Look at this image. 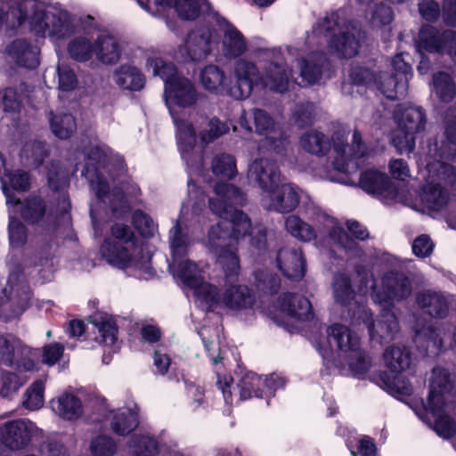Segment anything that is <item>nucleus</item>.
Wrapping results in <instances>:
<instances>
[{
	"instance_id": "nucleus-1",
	"label": "nucleus",
	"mask_w": 456,
	"mask_h": 456,
	"mask_svg": "<svg viewBox=\"0 0 456 456\" xmlns=\"http://www.w3.org/2000/svg\"><path fill=\"white\" fill-rule=\"evenodd\" d=\"M216 196L209 200V208L215 215L223 218L209 227L203 240L204 245L213 253L222 266L226 278L239 274L240 266L237 254L240 239L253 233H260L257 242L251 243L257 248L265 245V233L251 227V222L243 212L234 209L233 205L241 204L244 200L242 192L232 184L219 183L215 186Z\"/></svg>"
},
{
	"instance_id": "nucleus-2",
	"label": "nucleus",
	"mask_w": 456,
	"mask_h": 456,
	"mask_svg": "<svg viewBox=\"0 0 456 456\" xmlns=\"http://www.w3.org/2000/svg\"><path fill=\"white\" fill-rule=\"evenodd\" d=\"M386 261L391 270L371 284V299L381 307L380 319L374 322L369 309L359 305L353 313L352 323H362L371 338L377 337L382 340H392L399 331V324L393 312L395 303L407 299L412 291L411 280L399 270H407L413 261L395 256H387Z\"/></svg>"
},
{
	"instance_id": "nucleus-3",
	"label": "nucleus",
	"mask_w": 456,
	"mask_h": 456,
	"mask_svg": "<svg viewBox=\"0 0 456 456\" xmlns=\"http://www.w3.org/2000/svg\"><path fill=\"white\" fill-rule=\"evenodd\" d=\"M188 190L189 200L183 203L180 216L170 231L169 244L172 260L169 268L175 277L179 278L185 286L193 290L197 301L201 305L203 304L213 305L218 303L216 295V288L204 281L201 271L194 262L184 258L191 244L187 232V223L191 216L199 214L205 201L193 182H188Z\"/></svg>"
},
{
	"instance_id": "nucleus-4",
	"label": "nucleus",
	"mask_w": 456,
	"mask_h": 456,
	"mask_svg": "<svg viewBox=\"0 0 456 456\" xmlns=\"http://www.w3.org/2000/svg\"><path fill=\"white\" fill-rule=\"evenodd\" d=\"M145 67L165 82V100L176 127L182 158L193 167L190 151L195 145L194 129L175 108H188L196 104L200 93L190 79L177 75L176 68L172 63H166L155 54L147 56Z\"/></svg>"
},
{
	"instance_id": "nucleus-5",
	"label": "nucleus",
	"mask_w": 456,
	"mask_h": 456,
	"mask_svg": "<svg viewBox=\"0 0 456 456\" xmlns=\"http://www.w3.org/2000/svg\"><path fill=\"white\" fill-rule=\"evenodd\" d=\"M349 131L338 127L332 133L330 141L321 132L310 131L301 137L302 148L314 155H327L325 164L319 169V175L331 182H346L340 177L350 172V164L354 159L368 155V148L358 130H354L352 143L347 142Z\"/></svg>"
},
{
	"instance_id": "nucleus-6",
	"label": "nucleus",
	"mask_w": 456,
	"mask_h": 456,
	"mask_svg": "<svg viewBox=\"0 0 456 456\" xmlns=\"http://www.w3.org/2000/svg\"><path fill=\"white\" fill-rule=\"evenodd\" d=\"M124 173V161L113 155L107 147L94 146L86 153V164L82 175L86 176L95 197L110 206L113 211L126 204V197H136L140 189L135 184L120 181V188L116 179Z\"/></svg>"
},
{
	"instance_id": "nucleus-7",
	"label": "nucleus",
	"mask_w": 456,
	"mask_h": 456,
	"mask_svg": "<svg viewBox=\"0 0 456 456\" xmlns=\"http://www.w3.org/2000/svg\"><path fill=\"white\" fill-rule=\"evenodd\" d=\"M12 14H19L18 25L28 20L32 31L53 41L64 39L74 32L73 20L66 11L45 6L36 0H24Z\"/></svg>"
},
{
	"instance_id": "nucleus-8",
	"label": "nucleus",
	"mask_w": 456,
	"mask_h": 456,
	"mask_svg": "<svg viewBox=\"0 0 456 456\" xmlns=\"http://www.w3.org/2000/svg\"><path fill=\"white\" fill-rule=\"evenodd\" d=\"M452 384L449 372L435 368L432 372L431 388L424 407L434 419V430L442 437L450 438L456 432V426L449 412L453 408Z\"/></svg>"
},
{
	"instance_id": "nucleus-9",
	"label": "nucleus",
	"mask_w": 456,
	"mask_h": 456,
	"mask_svg": "<svg viewBox=\"0 0 456 456\" xmlns=\"http://www.w3.org/2000/svg\"><path fill=\"white\" fill-rule=\"evenodd\" d=\"M130 229L121 224L111 227V238L101 246L102 256L111 265L118 268L134 267L147 273L150 269V257L142 254L135 245Z\"/></svg>"
},
{
	"instance_id": "nucleus-10",
	"label": "nucleus",
	"mask_w": 456,
	"mask_h": 456,
	"mask_svg": "<svg viewBox=\"0 0 456 456\" xmlns=\"http://www.w3.org/2000/svg\"><path fill=\"white\" fill-rule=\"evenodd\" d=\"M338 16L331 13L320 20L313 28L312 36L308 37L309 43L322 45V39L328 41L331 53L338 57H354L359 49L360 29L351 24L339 28Z\"/></svg>"
},
{
	"instance_id": "nucleus-11",
	"label": "nucleus",
	"mask_w": 456,
	"mask_h": 456,
	"mask_svg": "<svg viewBox=\"0 0 456 456\" xmlns=\"http://www.w3.org/2000/svg\"><path fill=\"white\" fill-rule=\"evenodd\" d=\"M219 368L216 369L217 386L222 391L226 403L232 404L234 398L247 400L253 395L263 397L271 395L277 388L283 386V381L277 375L272 374L268 377L258 376L254 372L246 373L237 386L232 383L230 375H221Z\"/></svg>"
},
{
	"instance_id": "nucleus-12",
	"label": "nucleus",
	"mask_w": 456,
	"mask_h": 456,
	"mask_svg": "<svg viewBox=\"0 0 456 456\" xmlns=\"http://www.w3.org/2000/svg\"><path fill=\"white\" fill-rule=\"evenodd\" d=\"M424 162L428 175L427 184L420 194L421 205L423 210L438 212L448 202V193L439 182L453 183L456 179V168L445 162H433L430 159H424Z\"/></svg>"
},
{
	"instance_id": "nucleus-13",
	"label": "nucleus",
	"mask_w": 456,
	"mask_h": 456,
	"mask_svg": "<svg viewBox=\"0 0 456 456\" xmlns=\"http://www.w3.org/2000/svg\"><path fill=\"white\" fill-rule=\"evenodd\" d=\"M383 362L388 370L380 376L384 387L393 395H410L411 385L403 374L411 363L408 349L399 345L387 346L383 353Z\"/></svg>"
},
{
	"instance_id": "nucleus-14",
	"label": "nucleus",
	"mask_w": 456,
	"mask_h": 456,
	"mask_svg": "<svg viewBox=\"0 0 456 456\" xmlns=\"http://www.w3.org/2000/svg\"><path fill=\"white\" fill-rule=\"evenodd\" d=\"M329 340L334 345L355 375L361 376L370 367L369 358L360 349V339L349 328L334 324L328 330Z\"/></svg>"
},
{
	"instance_id": "nucleus-15",
	"label": "nucleus",
	"mask_w": 456,
	"mask_h": 456,
	"mask_svg": "<svg viewBox=\"0 0 456 456\" xmlns=\"http://www.w3.org/2000/svg\"><path fill=\"white\" fill-rule=\"evenodd\" d=\"M39 352L23 344L20 339L9 335L0 336V364L18 372L36 370Z\"/></svg>"
},
{
	"instance_id": "nucleus-16",
	"label": "nucleus",
	"mask_w": 456,
	"mask_h": 456,
	"mask_svg": "<svg viewBox=\"0 0 456 456\" xmlns=\"http://www.w3.org/2000/svg\"><path fill=\"white\" fill-rule=\"evenodd\" d=\"M218 42V34L215 28L201 27L191 31L184 45L174 53V58L180 61H199L207 58L212 45Z\"/></svg>"
},
{
	"instance_id": "nucleus-17",
	"label": "nucleus",
	"mask_w": 456,
	"mask_h": 456,
	"mask_svg": "<svg viewBox=\"0 0 456 456\" xmlns=\"http://www.w3.org/2000/svg\"><path fill=\"white\" fill-rule=\"evenodd\" d=\"M212 27L221 34V52L225 58L233 59L243 55L248 51V42L242 33L217 12L209 13Z\"/></svg>"
},
{
	"instance_id": "nucleus-18",
	"label": "nucleus",
	"mask_w": 456,
	"mask_h": 456,
	"mask_svg": "<svg viewBox=\"0 0 456 456\" xmlns=\"http://www.w3.org/2000/svg\"><path fill=\"white\" fill-rule=\"evenodd\" d=\"M138 4L152 16L165 12L172 6L183 20H195L201 12H212L207 0H138Z\"/></svg>"
},
{
	"instance_id": "nucleus-19",
	"label": "nucleus",
	"mask_w": 456,
	"mask_h": 456,
	"mask_svg": "<svg viewBox=\"0 0 456 456\" xmlns=\"http://www.w3.org/2000/svg\"><path fill=\"white\" fill-rule=\"evenodd\" d=\"M261 76L252 61L240 59L234 63L230 80L229 95L236 100L248 98L256 85H260Z\"/></svg>"
},
{
	"instance_id": "nucleus-20",
	"label": "nucleus",
	"mask_w": 456,
	"mask_h": 456,
	"mask_svg": "<svg viewBox=\"0 0 456 456\" xmlns=\"http://www.w3.org/2000/svg\"><path fill=\"white\" fill-rule=\"evenodd\" d=\"M359 185L365 191L382 197L387 203L409 204L404 191L395 187L388 177L378 170L370 169L362 173Z\"/></svg>"
},
{
	"instance_id": "nucleus-21",
	"label": "nucleus",
	"mask_w": 456,
	"mask_h": 456,
	"mask_svg": "<svg viewBox=\"0 0 456 456\" xmlns=\"http://www.w3.org/2000/svg\"><path fill=\"white\" fill-rule=\"evenodd\" d=\"M416 47L419 52L456 55V34L452 30L440 32L436 28L426 25L419 32Z\"/></svg>"
},
{
	"instance_id": "nucleus-22",
	"label": "nucleus",
	"mask_w": 456,
	"mask_h": 456,
	"mask_svg": "<svg viewBox=\"0 0 456 456\" xmlns=\"http://www.w3.org/2000/svg\"><path fill=\"white\" fill-rule=\"evenodd\" d=\"M37 426L26 419L10 420L0 427L2 444L12 451L26 448L37 432Z\"/></svg>"
},
{
	"instance_id": "nucleus-23",
	"label": "nucleus",
	"mask_w": 456,
	"mask_h": 456,
	"mask_svg": "<svg viewBox=\"0 0 456 456\" xmlns=\"http://www.w3.org/2000/svg\"><path fill=\"white\" fill-rule=\"evenodd\" d=\"M265 193L262 200L265 207L279 213L292 212L300 201L298 187L290 183H279Z\"/></svg>"
},
{
	"instance_id": "nucleus-24",
	"label": "nucleus",
	"mask_w": 456,
	"mask_h": 456,
	"mask_svg": "<svg viewBox=\"0 0 456 456\" xmlns=\"http://www.w3.org/2000/svg\"><path fill=\"white\" fill-rule=\"evenodd\" d=\"M269 312L273 318L307 320L311 314V304L305 297L285 293Z\"/></svg>"
},
{
	"instance_id": "nucleus-25",
	"label": "nucleus",
	"mask_w": 456,
	"mask_h": 456,
	"mask_svg": "<svg viewBox=\"0 0 456 456\" xmlns=\"http://www.w3.org/2000/svg\"><path fill=\"white\" fill-rule=\"evenodd\" d=\"M248 178L266 192L280 183L281 175L274 161L267 158H258L249 165Z\"/></svg>"
},
{
	"instance_id": "nucleus-26",
	"label": "nucleus",
	"mask_w": 456,
	"mask_h": 456,
	"mask_svg": "<svg viewBox=\"0 0 456 456\" xmlns=\"http://www.w3.org/2000/svg\"><path fill=\"white\" fill-rule=\"evenodd\" d=\"M456 156V118L448 119L444 127V137L428 146L425 159L433 162H444Z\"/></svg>"
},
{
	"instance_id": "nucleus-27",
	"label": "nucleus",
	"mask_w": 456,
	"mask_h": 456,
	"mask_svg": "<svg viewBox=\"0 0 456 456\" xmlns=\"http://www.w3.org/2000/svg\"><path fill=\"white\" fill-rule=\"evenodd\" d=\"M52 411L67 421H76L82 417L84 406L81 399L71 391H63L50 400Z\"/></svg>"
},
{
	"instance_id": "nucleus-28",
	"label": "nucleus",
	"mask_w": 456,
	"mask_h": 456,
	"mask_svg": "<svg viewBox=\"0 0 456 456\" xmlns=\"http://www.w3.org/2000/svg\"><path fill=\"white\" fill-rule=\"evenodd\" d=\"M276 263L281 272L289 279L300 280L305 273V262L300 248L286 247L277 253Z\"/></svg>"
},
{
	"instance_id": "nucleus-29",
	"label": "nucleus",
	"mask_w": 456,
	"mask_h": 456,
	"mask_svg": "<svg viewBox=\"0 0 456 456\" xmlns=\"http://www.w3.org/2000/svg\"><path fill=\"white\" fill-rule=\"evenodd\" d=\"M316 235L321 237L328 236L337 246L345 250L355 248L356 242L339 226L338 221L333 217L322 214L317 218Z\"/></svg>"
},
{
	"instance_id": "nucleus-30",
	"label": "nucleus",
	"mask_w": 456,
	"mask_h": 456,
	"mask_svg": "<svg viewBox=\"0 0 456 456\" xmlns=\"http://www.w3.org/2000/svg\"><path fill=\"white\" fill-rule=\"evenodd\" d=\"M316 235L321 237L328 236L337 246L345 250L355 248L356 242L339 226L338 221L333 217L322 214L317 218Z\"/></svg>"
},
{
	"instance_id": "nucleus-31",
	"label": "nucleus",
	"mask_w": 456,
	"mask_h": 456,
	"mask_svg": "<svg viewBox=\"0 0 456 456\" xmlns=\"http://www.w3.org/2000/svg\"><path fill=\"white\" fill-rule=\"evenodd\" d=\"M9 59L20 67L34 69L39 64V48L26 39H17L6 47Z\"/></svg>"
},
{
	"instance_id": "nucleus-32",
	"label": "nucleus",
	"mask_w": 456,
	"mask_h": 456,
	"mask_svg": "<svg viewBox=\"0 0 456 456\" xmlns=\"http://www.w3.org/2000/svg\"><path fill=\"white\" fill-rule=\"evenodd\" d=\"M188 124L194 129V140L196 141V134L201 142L208 144L229 131L226 123L220 121L216 118H208L202 115H196Z\"/></svg>"
},
{
	"instance_id": "nucleus-33",
	"label": "nucleus",
	"mask_w": 456,
	"mask_h": 456,
	"mask_svg": "<svg viewBox=\"0 0 456 456\" xmlns=\"http://www.w3.org/2000/svg\"><path fill=\"white\" fill-rule=\"evenodd\" d=\"M240 124L249 132L268 135L275 130L273 118L264 110L254 108L243 111L240 118Z\"/></svg>"
},
{
	"instance_id": "nucleus-34",
	"label": "nucleus",
	"mask_w": 456,
	"mask_h": 456,
	"mask_svg": "<svg viewBox=\"0 0 456 456\" xmlns=\"http://www.w3.org/2000/svg\"><path fill=\"white\" fill-rule=\"evenodd\" d=\"M350 79L353 84L355 85H362L366 86H375L377 87L383 94L386 86L393 88L398 78L397 75L388 76L387 74L380 75L379 79L377 77V74L367 68L364 67H353L350 70Z\"/></svg>"
},
{
	"instance_id": "nucleus-35",
	"label": "nucleus",
	"mask_w": 456,
	"mask_h": 456,
	"mask_svg": "<svg viewBox=\"0 0 456 456\" xmlns=\"http://www.w3.org/2000/svg\"><path fill=\"white\" fill-rule=\"evenodd\" d=\"M416 342L425 345L428 354H436L446 344L450 346H456V329L451 338L444 334L443 329L428 326L417 333Z\"/></svg>"
},
{
	"instance_id": "nucleus-36",
	"label": "nucleus",
	"mask_w": 456,
	"mask_h": 456,
	"mask_svg": "<svg viewBox=\"0 0 456 456\" xmlns=\"http://www.w3.org/2000/svg\"><path fill=\"white\" fill-rule=\"evenodd\" d=\"M0 182L3 191L6 197L7 205H11L14 199L9 193L8 186L16 191H26L29 188V176L26 172L17 170L9 173L6 167L5 159L0 152Z\"/></svg>"
},
{
	"instance_id": "nucleus-37",
	"label": "nucleus",
	"mask_w": 456,
	"mask_h": 456,
	"mask_svg": "<svg viewBox=\"0 0 456 456\" xmlns=\"http://www.w3.org/2000/svg\"><path fill=\"white\" fill-rule=\"evenodd\" d=\"M216 298L218 303L209 305L208 304H203L207 309H211L219 304H223L231 309H240L250 306L253 303L252 295L248 287L242 285H233L228 287L223 297L220 298L218 292L216 291Z\"/></svg>"
},
{
	"instance_id": "nucleus-38",
	"label": "nucleus",
	"mask_w": 456,
	"mask_h": 456,
	"mask_svg": "<svg viewBox=\"0 0 456 456\" xmlns=\"http://www.w3.org/2000/svg\"><path fill=\"white\" fill-rule=\"evenodd\" d=\"M392 65L398 76L395 86H386L384 95L390 100H398L406 95L409 78L411 77V66L403 60L402 54L395 56Z\"/></svg>"
},
{
	"instance_id": "nucleus-39",
	"label": "nucleus",
	"mask_w": 456,
	"mask_h": 456,
	"mask_svg": "<svg viewBox=\"0 0 456 456\" xmlns=\"http://www.w3.org/2000/svg\"><path fill=\"white\" fill-rule=\"evenodd\" d=\"M290 77L291 72L285 66L270 63L261 76L260 85L269 90L283 93L289 88Z\"/></svg>"
},
{
	"instance_id": "nucleus-40",
	"label": "nucleus",
	"mask_w": 456,
	"mask_h": 456,
	"mask_svg": "<svg viewBox=\"0 0 456 456\" xmlns=\"http://www.w3.org/2000/svg\"><path fill=\"white\" fill-rule=\"evenodd\" d=\"M95 57L106 64H113L119 61L122 45L117 38L110 35H101L95 38Z\"/></svg>"
},
{
	"instance_id": "nucleus-41",
	"label": "nucleus",
	"mask_w": 456,
	"mask_h": 456,
	"mask_svg": "<svg viewBox=\"0 0 456 456\" xmlns=\"http://www.w3.org/2000/svg\"><path fill=\"white\" fill-rule=\"evenodd\" d=\"M11 205L13 206L14 211L20 212L21 216L30 224L39 223L46 215L45 203L37 196H30L23 202L14 200Z\"/></svg>"
},
{
	"instance_id": "nucleus-42",
	"label": "nucleus",
	"mask_w": 456,
	"mask_h": 456,
	"mask_svg": "<svg viewBox=\"0 0 456 456\" xmlns=\"http://www.w3.org/2000/svg\"><path fill=\"white\" fill-rule=\"evenodd\" d=\"M200 79L202 86L210 93L229 94L230 82H227L224 72L219 67H204L200 71Z\"/></svg>"
},
{
	"instance_id": "nucleus-43",
	"label": "nucleus",
	"mask_w": 456,
	"mask_h": 456,
	"mask_svg": "<svg viewBox=\"0 0 456 456\" xmlns=\"http://www.w3.org/2000/svg\"><path fill=\"white\" fill-rule=\"evenodd\" d=\"M418 304L430 316L443 318L447 314L450 302L439 292L425 291L418 296Z\"/></svg>"
},
{
	"instance_id": "nucleus-44",
	"label": "nucleus",
	"mask_w": 456,
	"mask_h": 456,
	"mask_svg": "<svg viewBox=\"0 0 456 456\" xmlns=\"http://www.w3.org/2000/svg\"><path fill=\"white\" fill-rule=\"evenodd\" d=\"M396 123L399 127L417 134L425 130L427 115L421 107L409 106L403 109Z\"/></svg>"
},
{
	"instance_id": "nucleus-45",
	"label": "nucleus",
	"mask_w": 456,
	"mask_h": 456,
	"mask_svg": "<svg viewBox=\"0 0 456 456\" xmlns=\"http://www.w3.org/2000/svg\"><path fill=\"white\" fill-rule=\"evenodd\" d=\"M110 425L115 434L126 436L138 426L137 411L130 408L112 411L110 415Z\"/></svg>"
},
{
	"instance_id": "nucleus-46",
	"label": "nucleus",
	"mask_w": 456,
	"mask_h": 456,
	"mask_svg": "<svg viewBox=\"0 0 456 456\" xmlns=\"http://www.w3.org/2000/svg\"><path fill=\"white\" fill-rule=\"evenodd\" d=\"M113 79L121 88L137 91L144 86V77L135 67L122 65L114 71Z\"/></svg>"
},
{
	"instance_id": "nucleus-47",
	"label": "nucleus",
	"mask_w": 456,
	"mask_h": 456,
	"mask_svg": "<svg viewBox=\"0 0 456 456\" xmlns=\"http://www.w3.org/2000/svg\"><path fill=\"white\" fill-rule=\"evenodd\" d=\"M326 61L323 53H314L309 59L302 60L300 62V76L307 85L317 83L322 76V69Z\"/></svg>"
},
{
	"instance_id": "nucleus-48",
	"label": "nucleus",
	"mask_w": 456,
	"mask_h": 456,
	"mask_svg": "<svg viewBox=\"0 0 456 456\" xmlns=\"http://www.w3.org/2000/svg\"><path fill=\"white\" fill-rule=\"evenodd\" d=\"M432 92L443 102H452L456 95V83L445 72H437L433 75Z\"/></svg>"
},
{
	"instance_id": "nucleus-49",
	"label": "nucleus",
	"mask_w": 456,
	"mask_h": 456,
	"mask_svg": "<svg viewBox=\"0 0 456 456\" xmlns=\"http://www.w3.org/2000/svg\"><path fill=\"white\" fill-rule=\"evenodd\" d=\"M94 41L88 35L77 36L69 43L68 52L74 60L86 61L95 54Z\"/></svg>"
},
{
	"instance_id": "nucleus-50",
	"label": "nucleus",
	"mask_w": 456,
	"mask_h": 456,
	"mask_svg": "<svg viewBox=\"0 0 456 456\" xmlns=\"http://www.w3.org/2000/svg\"><path fill=\"white\" fill-rule=\"evenodd\" d=\"M50 127L53 134L61 140L69 139L76 131L74 117L69 113H50Z\"/></svg>"
},
{
	"instance_id": "nucleus-51",
	"label": "nucleus",
	"mask_w": 456,
	"mask_h": 456,
	"mask_svg": "<svg viewBox=\"0 0 456 456\" xmlns=\"http://www.w3.org/2000/svg\"><path fill=\"white\" fill-rule=\"evenodd\" d=\"M128 447L134 456H156L159 452L158 441L149 435L133 436Z\"/></svg>"
},
{
	"instance_id": "nucleus-52",
	"label": "nucleus",
	"mask_w": 456,
	"mask_h": 456,
	"mask_svg": "<svg viewBox=\"0 0 456 456\" xmlns=\"http://www.w3.org/2000/svg\"><path fill=\"white\" fill-rule=\"evenodd\" d=\"M285 227L293 237L303 241H310L317 237L316 232L312 226L296 215L289 216L286 218Z\"/></svg>"
},
{
	"instance_id": "nucleus-53",
	"label": "nucleus",
	"mask_w": 456,
	"mask_h": 456,
	"mask_svg": "<svg viewBox=\"0 0 456 456\" xmlns=\"http://www.w3.org/2000/svg\"><path fill=\"white\" fill-rule=\"evenodd\" d=\"M45 384L42 380L32 383L25 391L22 397L23 406L29 411H36L45 403Z\"/></svg>"
},
{
	"instance_id": "nucleus-54",
	"label": "nucleus",
	"mask_w": 456,
	"mask_h": 456,
	"mask_svg": "<svg viewBox=\"0 0 456 456\" xmlns=\"http://www.w3.org/2000/svg\"><path fill=\"white\" fill-rule=\"evenodd\" d=\"M392 143L400 154L411 153L415 149L416 134L397 126L392 134Z\"/></svg>"
},
{
	"instance_id": "nucleus-55",
	"label": "nucleus",
	"mask_w": 456,
	"mask_h": 456,
	"mask_svg": "<svg viewBox=\"0 0 456 456\" xmlns=\"http://www.w3.org/2000/svg\"><path fill=\"white\" fill-rule=\"evenodd\" d=\"M211 168L214 175L224 178H232L237 173L235 159L228 154L216 155L212 161Z\"/></svg>"
},
{
	"instance_id": "nucleus-56",
	"label": "nucleus",
	"mask_w": 456,
	"mask_h": 456,
	"mask_svg": "<svg viewBox=\"0 0 456 456\" xmlns=\"http://www.w3.org/2000/svg\"><path fill=\"white\" fill-rule=\"evenodd\" d=\"M333 289L335 300L342 305L350 304L355 297L350 280L346 274H338L335 277Z\"/></svg>"
},
{
	"instance_id": "nucleus-57",
	"label": "nucleus",
	"mask_w": 456,
	"mask_h": 456,
	"mask_svg": "<svg viewBox=\"0 0 456 456\" xmlns=\"http://www.w3.org/2000/svg\"><path fill=\"white\" fill-rule=\"evenodd\" d=\"M46 147L39 142H30L25 144L21 158L25 163L31 167H38L43 163L46 156Z\"/></svg>"
},
{
	"instance_id": "nucleus-58",
	"label": "nucleus",
	"mask_w": 456,
	"mask_h": 456,
	"mask_svg": "<svg viewBox=\"0 0 456 456\" xmlns=\"http://www.w3.org/2000/svg\"><path fill=\"white\" fill-rule=\"evenodd\" d=\"M366 19L374 27L388 25L393 20V13L389 7L380 4L369 6Z\"/></svg>"
},
{
	"instance_id": "nucleus-59",
	"label": "nucleus",
	"mask_w": 456,
	"mask_h": 456,
	"mask_svg": "<svg viewBox=\"0 0 456 456\" xmlns=\"http://www.w3.org/2000/svg\"><path fill=\"white\" fill-rule=\"evenodd\" d=\"M26 382V379L11 371L1 374L0 394L3 397H10L15 394Z\"/></svg>"
},
{
	"instance_id": "nucleus-60",
	"label": "nucleus",
	"mask_w": 456,
	"mask_h": 456,
	"mask_svg": "<svg viewBox=\"0 0 456 456\" xmlns=\"http://www.w3.org/2000/svg\"><path fill=\"white\" fill-rule=\"evenodd\" d=\"M95 328L98 332L95 339L98 343L107 346L114 345L117 340L118 328L113 321L103 320L101 323L96 324Z\"/></svg>"
},
{
	"instance_id": "nucleus-61",
	"label": "nucleus",
	"mask_w": 456,
	"mask_h": 456,
	"mask_svg": "<svg viewBox=\"0 0 456 456\" xmlns=\"http://www.w3.org/2000/svg\"><path fill=\"white\" fill-rule=\"evenodd\" d=\"M90 449L94 456H113L117 445L111 437L99 436L91 442Z\"/></svg>"
},
{
	"instance_id": "nucleus-62",
	"label": "nucleus",
	"mask_w": 456,
	"mask_h": 456,
	"mask_svg": "<svg viewBox=\"0 0 456 456\" xmlns=\"http://www.w3.org/2000/svg\"><path fill=\"white\" fill-rule=\"evenodd\" d=\"M59 89L62 92H70L77 86L75 72L65 63H59L57 67Z\"/></svg>"
},
{
	"instance_id": "nucleus-63",
	"label": "nucleus",
	"mask_w": 456,
	"mask_h": 456,
	"mask_svg": "<svg viewBox=\"0 0 456 456\" xmlns=\"http://www.w3.org/2000/svg\"><path fill=\"white\" fill-rule=\"evenodd\" d=\"M20 98L14 88L0 90V107L6 112L16 111L20 108Z\"/></svg>"
},
{
	"instance_id": "nucleus-64",
	"label": "nucleus",
	"mask_w": 456,
	"mask_h": 456,
	"mask_svg": "<svg viewBox=\"0 0 456 456\" xmlns=\"http://www.w3.org/2000/svg\"><path fill=\"white\" fill-rule=\"evenodd\" d=\"M9 238L12 247H20L27 239L26 228L19 220L11 218L9 224Z\"/></svg>"
}]
</instances>
